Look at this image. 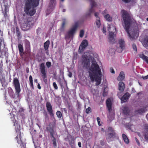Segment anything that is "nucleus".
<instances>
[{
	"label": "nucleus",
	"mask_w": 148,
	"mask_h": 148,
	"mask_svg": "<svg viewBox=\"0 0 148 148\" xmlns=\"http://www.w3.org/2000/svg\"><path fill=\"white\" fill-rule=\"evenodd\" d=\"M144 136L145 139L146 140H148V134H145Z\"/></svg>",
	"instance_id": "39"
},
{
	"label": "nucleus",
	"mask_w": 148,
	"mask_h": 148,
	"mask_svg": "<svg viewBox=\"0 0 148 148\" xmlns=\"http://www.w3.org/2000/svg\"><path fill=\"white\" fill-rule=\"evenodd\" d=\"M125 87V84L124 83L122 82H120L119 84V90L122 92L124 90Z\"/></svg>",
	"instance_id": "16"
},
{
	"label": "nucleus",
	"mask_w": 148,
	"mask_h": 148,
	"mask_svg": "<svg viewBox=\"0 0 148 148\" xmlns=\"http://www.w3.org/2000/svg\"><path fill=\"white\" fill-rule=\"evenodd\" d=\"M122 137L125 142L126 143H128L129 140L126 136L124 134H122Z\"/></svg>",
	"instance_id": "20"
},
{
	"label": "nucleus",
	"mask_w": 148,
	"mask_h": 148,
	"mask_svg": "<svg viewBox=\"0 0 148 148\" xmlns=\"http://www.w3.org/2000/svg\"><path fill=\"white\" fill-rule=\"evenodd\" d=\"M77 27V23H75L72 26L65 36V39L66 40H69L70 38L72 37L76 31Z\"/></svg>",
	"instance_id": "5"
},
{
	"label": "nucleus",
	"mask_w": 148,
	"mask_h": 148,
	"mask_svg": "<svg viewBox=\"0 0 148 148\" xmlns=\"http://www.w3.org/2000/svg\"><path fill=\"white\" fill-rule=\"evenodd\" d=\"M105 18L108 21H111L112 20V18L109 14H107L104 16Z\"/></svg>",
	"instance_id": "24"
},
{
	"label": "nucleus",
	"mask_w": 148,
	"mask_h": 148,
	"mask_svg": "<svg viewBox=\"0 0 148 148\" xmlns=\"http://www.w3.org/2000/svg\"><path fill=\"white\" fill-rule=\"evenodd\" d=\"M102 145H104V143H102L101 144Z\"/></svg>",
	"instance_id": "56"
},
{
	"label": "nucleus",
	"mask_w": 148,
	"mask_h": 148,
	"mask_svg": "<svg viewBox=\"0 0 148 148\" xmlns=\"http://www.w3.org/2000/svg\"><path fill=\"white\" fill-rule=\"evenodd\" d=\"M81 62L82 68L88 70V75L91 81L95 82L96 85H99L101 80L102 73L99 66L92 56L90 51L84 53L82 56Z\"/></svg>",
	"instance_id": "1"
},
{
	"label": "nucleus",
	"mask_w": 148,
	"mask_h": 148,
	"mask_svg": "<svg viewBox=\"0 0 148 148\" xmlns=\"http://www.w3.org/2000/svg\"><path fill=\"white\" fill-rule=\"evenodd\" d=\"M1 46V43H0V46Z\"/></svg>",
	"instance_id": "57"
},
{
	"label": "nucleus",
	"mask_w": 148,
	"mask_h": 148,
	"mask_svg": "<svg viewBox=\"0 0 148 148\" xmlns=\"http://www.w3.org/2000/svg\"><path fill=\"white\" fill-rule=\"evenodd\" d=\"M97 120L98 122V123L99 125H100V121H99V120H100L99 118V117H97Z\"/></svg>",
	"instance_id": "40"
},
{
	"label": "nucleus",
	"mask_w": 148,
	"mask_h": 148,
	"mask_svg": "<svg viewBox=\"0 0 148 148\" xmlns=\"http://www.w3.org/2000/svg\"><path fill=\"white\" fill-rule=\"evenodd\" d=\"M29 82H33L32 78L31 75H30L29 77Z\"/></svg>",
	"instance_id": "43"
},
{
	"label": "nucleus",
	"mask_w": 148,
	"mask_h": 148,
	"mask_svg": "<svg viewBox=\"0 0 148 148\" xmlns=\"http://www.w3.org/2000/svg\"><path fill=\"white\" fill-rule=\"evenodd\" d=\"M140 55H143L145 57H146V58H148V51H143L142 54H141Z\"/></svg>",
	"instance_id": "28"
},
{
	"label": "nucleus",
	"mask_w": 148,
	"mask_h": 148,
	"mask_svg": "<svg viewBox=\"0 0 148 148\" xmlns=\"http://www.w3.org/2000/svg\"><path fill=\"white\" fill-rule=\"evenodd\" d=\"M64 0H61L60 1V4L61 3V1H62L63 2V1H64Z\"/></svg>",
	"instance_id": "55"
},
{
	"label": "nucleus",
	"mask_w": 148,
	"mask_h": 148,
	"mask_svg": "<svg viewBox=\"0 0 148 148\" xmlns=\"http://www.w3.org/2000/svg\"><path fill=\"white\" fill-rule=\"evenodd\" d=\"M56 3V1L55 0H51L50 4L52 5V6L55 4Z\"/></svg>",
	"instance_id": "34"
},
{
	"label": "nucleus",
	"mask_w": 148,
	"mask_h": 148,
	"mask_svg": "<svg viewBox=\"0 0 148 148\" xmlns=\"http://www.w3.org/2000/svg\"><path fill=\"white\" fill-rule=\"evenodd\" d=\"M119 47H118L116 49L118 52L120 53L125 49V43L123 39L121 38L119 39Z\"/></svg>",
	"instance_id": "7"
},
{
	"label": "nucleus",
	"mask_w": 148,
	"mask_h": 148,
	"mask_svg": "<svg viewBox=\"0 0 148 148\" xmlns=\"http://www.w3.org/2000/svg\"><path fill=\"white\" fill-rule=\"evenodd\" d=\"M123 111L125 114H127L129 112V110L128 107L127 106H124L123 109Z\"/></svg>",
	"instance_id": "23"
},
{
	"label": "nucleus",
	"mask_w": 148,
	"mask_h": 148,
	"mask_svg": "<svg viewBox=\"0 0 148 148\" xmlns=\"http://www.w3.org/2000/svg\"><path fill=\"white\" fill-rule=\"evenodd\" d=\"M66 11V10L65 9H63L62 10V11L63 12H65Z\"/></svg>",
	"instance_id": "53"
},
{
	"label": "nucleus",
	"mask_w": 148,
	"mask_h": 148,
	"mask_svg": "<svg viewBox=\"0 0 148 148\" xmlns=\"http://www.w3.org/2000/svg\"><path fill=\"white\" fill-rule=\"evenodd\" d=\"M102 31L103 33H106V28L103 27L102 29Z\"/></svg>",
	"instance_id": "46"
},
{
	"label": "nucleus",
	"mask_w": 148,
	"mask_h": 148,
	"mask_svg": "<svg viewBox=\"0 0 148 148\" xmlns=\"http://www.w3.org/2000/svg\"><path fill=\"white\" fill-rule=\"evenodd\" d=\"M95 16L97 18V19H98V18H99L98 17V13H95Z\"/></svg>",
	"instance_id": "47"
},
{
	"label": "nucleus",
	"mask_w": 148,
	"mask_h": 148,
	"mask_svg": "<svg viewBox=\"0 0 148 148\" xmlns=\"http://www.w3.org/2000/svg\"><path fill=\"white\" fill-rule=\"evenodd\" d=\"M38 88L39 89H40L41 88V87L40 86V85L39 84H38Z\"/></svg>",
	"instance_id": "50"
},
{
	"label": "nucleus",
	"mask_w": 148,
	"mask_h": 148,
	"mask_svg": "<svg viewBox=\"0 0 148 148\" xmlns=\"http://www.w3.org/2000/svg\"><path fill=\"white\" fill-rule=\"evenodd\" d=\"M18 48L19 50L20 53L21 54L22 53H23V47L22 46L21 44H19L18 46Z\"/></svg>",
	"instance_id": "22"
},
{
	"label": "nucleus",
	"mask_w": 148,
	"mask_h": 148,
	"mask_svg": "<svg viewBox=\"0 0 148 148\" xmlns=\"http://www.w3.org/2000/svg\"><path fill=\"white\" fill-rule=\"evenodd\" d=\"M30 85L32 86V88H33V82H30Z\"/></svg>",
	"instance_id": "52"
},
{
	"label": "nucleus",
	"mask_w": 148,
	"mask_h": 148,
	"mask_svg": "<svg viewBox=\"0 0 148 148\" xmlns=\"http://www.w3.org/2000/svg\"><path fill=\"white\" fill-rule=\"evenodd\" d=\"M88 44V41L86 40H84L82 41L79 46V52L80 53L82 52L84 49L87 46Z\"/></svg>",
	"instance_id": "9"
},
{
	"label": "nucleus",
	"mask_w": 148,
	"mask_h": 148,
	"mask_svg": "<svg viewBox=\"0 0 148 148\" xmlns=\"http://www.w3.org/2000/svg\"><path fill=\"white\" fill-rule=\"evenodd\" d=\"M143 45L144 47L148 49V36L145 38L143 42Z\"/></svg>",
	"instance_id": "18"
},
{
	"label": "nucleus",
	"mask_w": 148,
	"mask_h": 148,
	"mask_svg": "<svg viewBox=\"0 0 148 148\" xmlns=\"http://www.w3.org/2000/svg\"><path fill=\"white\" fill-rule=\"evenodd\" d=\"M106 103L108 109L110 112L112 110V102L110 99H108L107 100Z\"/></svg>",
	"instance_id": "14"
},
{
	"label": "nucleus",
	"mask_w": 148,
	"mask_h": 148,
	"mask_svg": "<svg viewBox=\"0 0 148 148\" xmlns=\"http://www.w3.org/2000/svg\"><path fill=\"white\" fill-rule=\"evenodd\" d=\"M132 47L134 50L136 52L137 51V49L136 45L134 44H133L132 45Z\"/></svg>",
	"instance_id": "33"
},
{
	"label": "nucleus",
	"mask_w": 148,
	"mask_h": 148,
	"mask_svg": "<svg viewBox=\"0 0 148 148\" xmlns=\"http://www.w3.org/2000/svg\"><path fill=\"white\" fill-rule=\"evenodd\" d=\"M78 145L79 147H81V143L80 142H79L78 143Z\"/></svg>",
	"instance_id": "51"
},
{
	"label": "nucleus",
	"mask_w": 148,
	"mask_h": 148,
	"mask_svg": "<svg viewBox=\"0 0 148 148\" xmlns=\"http://www.w3.org/2000/svg\"><path fill=\"white\" fill-rule=\"evenodd\" d=\"M84 31L83 30H82L80 31V34H79V36L81 37H82L84 36Z\"/></svg>",
	"instance_id": "30"
},
{
	"label": "nucleus",
	"mask_w": 148,
	"mask_h": 148,
	"mask_svg": "<svg viewBox=\"0 0 148 148\" xmlns=\"http://www.w3.org/2000/svg\"><path fill=\"white\" fill-rule=\"evenodd\" d=\"M119 93H118V95H119Z\"/></svg>",
	"instance_id": "58"
},
{
	"label": "nucleus",
	"mask_w": 148,
	"mask_h": 148,
	"mask_svg": "<svg viewBox=\"0 0 148 148\" xmlns=\"http://www.w3.org/2000/svg\"><path fill=\"white\" fill-rule=\"evenodd\" d=\"M16 34H17V36H19L20 35V32L19 31V29L18 28H16Z\"/></svg>",
	"instance_id": "36"
},
{
	"label": "nucleus",
	"mask_w": 148,
	"mask_h": 148,
	"mask_svg": "<svg viewBox=\"0 0 148 148\" xmlns=\"http://www.w3.org/2000/svg\"><path fill=\"white\" fill-rule=\"evenodd\" d=\"M135 139L136 141V143H137L138 145H140V143L139 142V141L135 137Z\"/></svg>",
	"instance_id": "45"
},
{
	"label": "nucleus",
	"mask_w": 148,
	"mask_h": 148,
	"mask_svg": "<svg viewBox=\"0 0 148 148\" xmlns=\"http://www.w3.org/2000/svg\"><path fill=\"white\" fill-rule=\"evenodd\" d=\"M46 65L48 68H49L51 65V63L50 62H48L46 63Z\"/></svg>",
	"instance_id": "32"
},
{
	"label": "nucleus",
	"mask_w": 148,
	"mask_h": 148,
	"mask_svg": "<svg viewBox=\"0 0 148 148\" xmlns=\"http://www.w3.org/2000/svg\"><path fill=\"white\" fill-rule=\"evenodd\" d=\"M114 135L113 133H110L108 134L107 136V139L109 141H110V138H112Z\"/></svg>",
	"instance_id": "26"
},
{
	"label": "nucleus",
	"mask_w": 148,
	"mask_h": 148,
	"mask_svg": "<svg viewBox=\"0 0 148 148\" xmlns=\"http://www.w3.org/2000/svg\"><path fill=\"white\" fill-rule=\"evenodd\" d=\"M67 23V21L66 19H63L62 25L60 29V31L61 32L64 30Z\"/></svg>",
	"instance_id": "15"
},
{
	"label": "nucleus",
	"mask_w": 148,
	"mask_h": 148,
	"mask_svg": "<svg viewBox=\"0 0 148 148\" xmlns=\"http://www.w3.org/2000/svg\"><path fill=\"white\" fill-rule=\"evenodd\" d=\"M141 77L144 79H148V75H147L145 76H142Z\"/></svg>",
	"instance_id": "42"
},
{
	"label": "nucleus",
	"mask_w": 148,
	"mask_h": 148,
	"mask_svg": "<svg viewBox=\"0 0 148 148\" xmlns=\"http://www.w3.org/2000/svg\"><path fill=\"white\" fill-rule=\"evenodd\" d=\"M53 144L54 146H56V144L55 139L54 138L53 140Z\"/></svg>",
	"instance_id": "38"
},
{
	"label": "nucleus",
	"mask_w": 148,
	"mask_h": 148,
	"mask_svg": "<svg viewBox=\"0 0 148 148\" xmlns=\"http://www.w3.org/2000/svg\"><path fill=\"white\" fill-rule=\"evenodd\" d=\"M86 112L87 114L89 113L90 112H91V108L90 107H88L86 110Z\"/></svg>",
	"instance_id": "31"
},
{
	"label": "nucleus",
	"mask_w": 148,
	"mask_h": 148,
	"mask_svg": "<svg viewBox=\"0 0 148 148\" xmlns=\"http://www.w3.org/2000/svg\"><path fill=\"white\" fill-rule=\"evenodd\" d=\"M34 82H36V83H37V80L36 79H35L34 80Z\"/></svg>",
	"instance_id": "54"
},
{
	"label": "nucleus",
	"mask_w": 148,
	"mask_h": 148,
	"mask_svg": "<svg viewBox=\"0 0 148 148\" xmlns=\"http://www.w3.org/2000/svg\"><path fill=\"white\" fill-rule=\"evenodd\" d=\"M125 78L124 73L123 72H121L117 78V80L119 81L123 80Z\"/></svg>",
	"instance_id": "19"
},
{
	"label": "nucleus",
	"mask_w": 148,
	"mask_h": 148,
	"mask_svg": "<svg viewBox=\"0 0 148 148\" xmlns=\"http://www.w3.org/2000/svg\"><path fill=\"white\" fill-rule=\"evenodd\" d=\"M130 96V95L128 92L126 93L121 98V101L126 102Z\"/></svg>",
	"instance_id": "13"
},
{
	"label": "nucleus",
	"mask_w": 148,
	"mask_h": 148,
	"mask_svg": "<svg viewBox=\"0 0 148 148\" xmlns=\"http://www.w3.org/2000/svg\"><path fill=\"white\" fill-rule=\"evenodd\" d=\"M56 114L57 115V117L58 118H61L62 116V114L61 112L60 111H58L56 113Z\"/></svg>",
	"instance_id": "29"
},
{
	"label": "nucleus",
	"mask_w": 148,
	"mask_h": 148,
	"mask_svg": "<svg viewBox=\"0 0 148 148\" xmlns=\"http://www.w3.org/2000/svg\"><path fill=\"white\" fill-rule=\"evenodd\" d=\"M49 132H50V134L53 137V131L52 129H51L49 130Z\"/></svg>",
	"instance_id": "37"
},
{
	"label": "nucleus",
	"mask_w": 148,
	"mask_h": 148,
	"mask_svg": "<svg viewBox=\"0 0 148 148\" xmlns=\"http://www.w3.org/2000/svg\"><path fill=\"white\" fill-rule=\"evenodd\" d=\"M147 110V107L146 106H144L139 109L136 110L135 112L136 114H142L145 112Z\"/></svg>",
	"instance_id": "12"
},
{
	"label": "nucleus",
	"mask_w": 148,
	"mask_h": 148,
	"mask_svg": "<svg viewBox=\"0 0 148 148\" xmlns=\"http://www.w3.org/2000/svg\"><path fill=\"white\" fill-rule=\"evenodd\" d=\"M53 86L55 88V89L57 90L58 89V87L55 82L53 83Z\"/></svg>",
	"instance_id": "35"
},
{
	"label": "nucleus",
	"mask_w": 148,
	"mask_h": 148,
	"mask_svg": "<svg viewBox=\"0 0 148 148\" xmlns=\"http://www.w3.org/2000/svg\"><path fill=\"white\" fill-rule=\"evenodd\" d=\"M110 71L113 74H114L115 73L114 70L112 68H110Z\"/></svg>",
	"instance_id": "41"
},
{
	"label": "nucleus",
	"mask_w": 148,
	"mask_h": 148,
	"mask_svg": "<svg viewBox=\"0 0 148 148\" xmlns=\"http://www.w3.org/2000/svg\"><path fill=\"white\" fill-rule=\"evenodd\" d=\"M96 23L98 27H99L101 25V23L100 21L99 20V18H98V19H97V20L96 21Z\"/></svg>",
	"instance_id": "27"
},
{
	"label": "nucleus",
	"mask_w": 148,
	"mask_h": 148,
	"mask_svg": "<svg viewBox=\"0 0 148 148\" xmlns=\"http://www.w3.org/2000/svg\"><path fill=\"white\" fill-rule=\"evenodd\" d=\"M90 1V4L91 7V8L90 9V12H92L93 11L92 8L96 7L97 4L95 1L94 0H89Z\"/></svg>",
	"instance_id": "17"
},
{
	"label": "nucleus",
	"mask_w": 148,
	"mask_h": 148,
	"mask_svg": "<svg viewBox=\"0 0 148 148\" xmlns=\"http://www.w3.org/2000/svg\"><path fill=\"white\" fill-rule=\"evenodd\" d=\"M45 68V66L44 64V63H41L40 66V69L42 74V77L44 79H45L47 77Z\"/></svg>",
	"instance_id": "10"
},
{
	"label": "nucleus",
	"mask_w": 148,
	"mask_h": 148,
	"mask_svg": "<svg viewBox=\"0 0 148 148\" xmlns=\"http://www.w3.org/2000/svg\"><path fill=\"white\" fill-rule=\"evenodd\" d=\"M121 14L125 25V28L129 38L132 40L135 39L139 34L138 28L135 27V28L133 29L130 27V17L126 11L124 10H122Z\"/></svg>",
	"instance_id": "2"
},
{
	"label": "nucleus",
	"mask_w": 148,
	"mask_h": 148,
	"mask_svg": "<svg viewBox=\"0 0 148 148\" xmlns=\"http://www.w3.org/2000/svg\"><path fill=\"white\" fill-rule=\"evenodd\" d=\"M132 93H134L136 92L135 90L133 88H132Z\"/></svg>",
	"instance_id": "48"
},
{
	"label": "nucleus",
	"mask_w": 148,
	"mask_h": 148,
	"mask_svg": "<svg viewBox=\"0 0 148 148\" xmlns=\"http://www.w3.org/2000/svg\"><path fill=\"white\" fill-rule=\"evenodd\" d=\"M145 129L148 132V124H146L145 126Z\"/></svg>",
	"instance_id": "44"
},
{
	"label": "nucleus",
	"mask_w": 148,
	"mask_h": 148,
	"mask_svg": "<svg viewBox=\"0 0 148 148\" xmlns=\"http://www.w3.org/2000/svg\"><path fill=\"white\" fill-rule=\"evenodd\" d=\"M30 22L26 19L25 20L24 22L22 23L21 25L22 29L23 30L26 31L29 28L30 25Z\"/></svg>",
	"instance_id": "8"
},
{
	"label": "nucleus",
	"mask_w": 148,
	"mask_h": 148,
	"mask_svg": "<svg viewBox=\"0 0 148 148\" xmlns=\"http://www.w3.org/2000/svg\"><path fill=\"white\" fill-rule=\"evenodd\" d=\"M107 29L109 32V40L111 42H114L115 40V35L114 32L116 31L115 27L113 24H109L108 25Z\"/></svg>",
	"instance_id": "4"
},
{
	"label": "nucleus",
	"mask_w": 148,
	"mask_h": 148,
	"mask_svg": "<svg viewBox=\"0 0 148 148\" xmlns=\"http://www.w3.org/2000/svg\"><path fill=\"white\" fill-rule=\"evenodd\" d=\"M50 42L49 40L47 41L44 44V48L45 50L48 49L49 46Z\"/></svg>",
	"instance_id": "21"
},
{
	"label": "nucleus",
	"mask_w": 148,
	"mask_h": 148,
	"mask_svg": "<svg viewBox=\"0 0 148 148\" xmlns=\"http://www.w3.org/2000/svg\"><path fill=\"white\" fill-rule=\"evenodd\" d=\"M13 83L15 89L16 93L17 94V97H18L19 93L21 91V88L20 83L18 80L17 78H14Z\"/></svg>",
	"instance_id": "6"
},
{
	"label": "nucleus",
	"mask_w": 148,
	"mask_h": 148,
	"mask_svg": "<svg viewBox=\"0 0 148 148\" xmlns=\"http://www.w3.org/2000/svg\"><path fill=\"white\" fill-rule=\"evenodd\" d=\"M139 56L140 58L145 60L146 62L148 64V59L147 58L145 57V56L143 55H140Z\"/></svg>",
	"instance_id": "25"
},
{
	"label": "nucleus",
	"mask_w": 148,
	"mask_h": 148,
	"mask_svg": "<svg viewBox=\"0 0 148 148\" xmlns=\"http://www.w3.org/2000/svg\"><path fill=\"white\" fill-rule=\"evenodd\" d=\"M68 75L69 77H71L72 76V74L71 73L69 72Z\"/></svg>",
	"instance_id": "49"
},
{
	"label": "nucleus",
	"mask_w": 148,
	"mask_h": 148,
	"mask_svg": "<svg viewBox=\"0 0 148 148\" xmlns=\"http://www.w3.org/2000/svg\"><path fill=\"white\" fill-rule=\"evenodd\" d=\"M46 107L47 110L50 115L51 116H53V111L52 110V106L50 103L48 102L47 103Z\"/></svg>",
	"instance_id": "11"
},
{
	"label": "nucleus",
	"mask_w": 148,
	"mask_h": 148,
	"mask_svg": "<svg viewBox=\"0 0 148 148\" xmlns=\"http://www.w3.org/2000/svg\"><path fill=\"white\" fill-rule=\"evenodd\" d=\"M39 1V0H24L25 12L30 16L33 15L36 12L34 7L38 5Z\"/></svg>",
	"instance_id": "3"
}]
</instances>
